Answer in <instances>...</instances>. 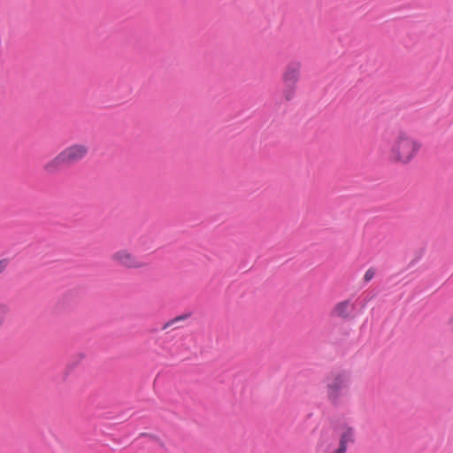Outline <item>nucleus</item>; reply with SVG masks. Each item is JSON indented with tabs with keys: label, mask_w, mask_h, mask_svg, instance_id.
I'll return each mask as SVG.
<instances>
[{
	"label": "nucleus",
	"mask_w": 453,
	"mask_h": 453,
	"mask_svg": "<svg viewBox=\"0 0 453 453\" xmlns=\"http://www.w3.org/2000/svg\"><path fill=\"white\" fill-rule=\"evenodd\" d=\"M349 378L346 372H331L325 379L327 399L332 403H338L342 392L349 385Z\"/></svg>",
	"instance_id": "3"
},
{
	"label": "nucleus",
	"mask_w": 453,
	"mask_h": 453,
	"mask_svg": "<svg viewBox=\"0 0 453 453\" xmlns=\"http://www.w3.org/2000/svg\"><path fill=\"white\" fill-rule=\"evenodd\" d=\"M110 258L116 266L126 270H142L148 267V264L128 248L118 249Z\"/></svg>",
	"instance_id": "4"
},
{
	"label": "nucleus",
	"mask_w": 453,
	"mask_h": 453,
	"mask_svg": "<svg viewBox=\"0 0 453 453\" xmlns=\"http://www.w3.org/2000/svg\"><path fill=\"white\" fill-rule=\"evenodd\" d=\"M374 275H375V270L373 268H369L364 275V280L365 282H368L374 277Z\"/></svg>",
	"instance_id": "11"
},
{
	"label": "nucleus",
	"mask_w": 453,
	"mask_h": 453,
	"mask_svg": "<svg viewBox=\"0 0 453 453\" xmlns=\"http://www.w3.org/2000/svg\"><path fill=\"white\" fill-rule=\"evenodd\" d=\"M7 266H8V260L1 259L0 260V274L5 272Z\"/></svg>",
	"instance_id": "12"
},
{
	"label": "nucleus",
	"mask_w": 453,
	"mask_h": 453,
	"mask_svg": "<svg viewBox=\"0 0 453 453\" xmlns=\"http://www.w3.org/2000/svg\"><path fill=\"white\" fill-rule=\"evenodd\" d=\"M66 165L59 152L57 156L47 161L43 165L42 169L45 173L51 175L58 173Z\"/></svg>",
	"instance_id": "8"
},
{
	"label": "nucleus",
	"mask_w": 453,
	"mask_h": 453,
	"mask_svg": "<svg viewBox=\"0 0 453 453\" xmlns=\"http://www.w3.org/2000/svg\"><path fill=\"white\" fill-rule=\"evenodd\" d=\"M354 441L355 429L349 425H344L340 433L338 446L331 450H325L323 453H346L348 445Z\"/></svg>",
	"instance_id": "6"
},
{
	"label": "nucleus",
	"mask_w": 453,
	"mask_h": 453,
	"mask_svg": "<svg viewBox=\"0 0 453 453\" xmlns=\"http://www.w3.org/2000/svg\"><path fill=\"white\" fill-rule=\"evenodd\" d=\"M89 149L85 143H73L60 151V154L66 165L72 166L87 157Z\"/></svg>",
	"instance_id": "5"
},
{
	"label": "nucleus",
	"mask_w": 453,
	"mask_h": 453,
	"mask_svg": "<svg viewBox=\"0 0 453 453\" xmlns=\"http://www.w3.org/2000/svg\"><path fill=\"white\" fill-rule=\"evenodd\" d=\"M188 317V315H181V316H178V317L169 320L163 326V330H165L168 327L174 326L177 322L182 321V320L186 319Z\"/></svg>",
	"instance_id": "10"
},
{
	"label": "nucleus",
	"mask_w": 453,
	"mask_h": 453,
	"mask_svg": "<svg viewBox=\"0 0 453 453\" xmlns=\"http://www.w3.org/2000/svg\"><path fill=\"white\" fill-rule=\"evenodd\" d=\"M301 72L302 64L299 61L290 62L284 67L281 74V95L286 101H291L296 96Z\"/></svg>",
	"instance_id": "2"
},
{
	"label": "nucleus",
	"mask_w": 453,
	"mask_h": 453,
	"mask_svg": "<svg viewBox=\"0 0 453 453\" xmlns=\"http://www.w3.org/2000/svg\"><path fill=\"white\" fill-rule=\"evenodd\" d=\"M10 314V307L5 303L0 302V329L3 328Z\"/></svg>",
	"instance_id": "9"
},
{
	"label": "nucleus",
	"mask_w": 453,
	"mask_h": 453,
	"mask_svg": "<svg viewBox=\"0 0 453 453\" xmlns=\"http://www.w3.org/2000/svg\"><path fill=\"white\" fill-rule=\"evenodd\" d=\"M356 309V305L350 300H343L336 303L330 311L333 318L342 319H349Z\"/></svg>",
	"instance_id": "7"
},
{
	"label": "nucleus",
	"mask_w": 453,
	"mask_h": 453,
	"mask_svg": "<svg viewBox=\"0 0 453 453\" xmlns=\"http://www.w3.org/2000/svg\"><path fill=\"white\" fill-rule=\"evenodd\" d=\"M422 148V142L406 130L393 133L387 152L388 160L395 165H407Z\"/></svg>",
	"instance_id": "1"
}]
</instances>
